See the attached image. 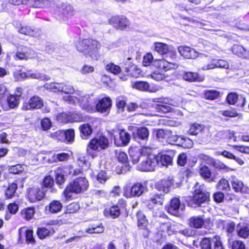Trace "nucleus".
I'll return each mask as SVG.
<instances>
[{"label": "nucleus", "mask_w": 249, "mask_h": 249, "mask_svg": "<svg viewBox=\"0 0 249 249\" xmlns=\"http://www.w3.org/2000/svg\"><path fill=\"white\" fill-rule=\"evenodd\" d=\"M79 129L80 132V136L82 139L86 140L92 133L91 126L88 124H84L81 125Z\"/></svg>", "instance_id": "obj_29"}, {"label": "nucleus", "mask_w": 249, "mask_h": 249, "mask_svg": "<svg viewBox=\"0 0 249 249\" xmlns=\"http://www.w3.org/2000/svg\"><path fill=\"white\" fill-rule=\"evenodd\" d=\"M28 197L32 202L42 200L45 196L44 188L33 187L28 189Z\"/></svg>", "instance_id": "obj_13"}, {"label": "nucleus", "mask_w": 249, "mask_h": 249, "mask_svg": "<svg viewBox=\"0 0 249 249\" xmlns=\"http://www.w3.org/2000/svg\"><path fill=\"white\" fill-rule=\"evenodd\" d=\"M201 176L209 182H215V177H212L210 168L205 165H202L199 170Z\"/></svg>", "instance_id": "obj_25"}, {"label": "nucleus", "mask_w": 249, "mask_h": 249, "mask_svg": "<svg viewBox=\"0 0 249 249\" xmlns=\"http://www.w3.org/2000/svg\"><path fill=\"white\" fill-rule=\"evenodd\" d=\"M24 170L23 165L17 164L8 166V171L10 174H18Z\"/></svg>", "instance_id": "obj_46"}, {"label": "nucleus", "mask_w": 249, "mask_h": 249, "mask_svg": "<svg viewBox=\"0 0 249 249\" xmlns=\"http://www.w3.org/2000/svg\"><path fill=\"white\" fill-rule=\"evenodd\" d=\"M116 156H117L118 160L120 162L124 164L125 167V169H124V170H128L129 169L130 167L128 164V158L126 154L123 151H117L116 152Z\"/></svg>", "instance_id": "obj_35"}, {"label": "nucleus", "mask_w": 249, "mask_h": 249, "mask_svg": "<svg viewBox=\"0 0 249 249\" xmlns=\"http://www.w3.org/2000/svg\"><path fill=\"white\" fill-rule=\"evenodd\" d=\"M18 32L23 35L34 36L35 31L33 29L28 26H22L19 30Z\"/></svg>", "instance_id": "obj_54"}, {"label": "nucleus", "mask_w": 249, "mask_h": 249, "mask_svg": "<svg viewBox=\"0 0 249 249\" xmlns=\"http://www.w3.org/2000/svg\"><path fill=\"white\" fill-rule=\"evenodd\" d=\"M104 227L102 224L100 225L91 224L86 230V232L89 233H100L103 232Z\"/></svg>", "instance_id": "obj_36"}, {"label": "nucleus", "mask_w": 249, "mask_h": 249, "mask_svg": "<svg viewBox=\"0 0 249 249\" xmlns=\"http://www.w3.org/2000/svg\"><path fill=\"white\" fill-rule=\"evenodd\" d=\"M54 184V179L51 175L46 176L42 181V186L44 188L52 189Z\"/></svg>", "instance_id": "obj_50"}, {"label": "nucleus", "mask_w": 249, "mask_h": 249, "mask_svg": "<svg viewBox=\"0 0 249 249\" xmlns=\"http://www.w3.org/2000/svg\"><path fill=\"white\" fill-rule=\"evenodd\" d=\"M238 235L243 238H247L249 236V225L246 223L238 224L236 228Z\"/></svg>", "instance_id": "obj_26"}, {"label": "nucleus", "mask_w": 249, "mask_h": 249, "mask_svg": "<svg viewBox=\"0 0 249 249\" xmlns=\"http://www.w3.org/2000/svg\"><path fill=\"white\" fill-rule=\"evenodd\" d=\"M73 12V9L71 5L63 4L57 8L56 15L57 16V18L65 20V18H68L69 17L72 16Z\"/></svg>", "instance_id": "obj_12"}, {"label": "nucleus", "mask_w": 249, "mask_h": 249, "mask_svg": "<svg viewBox=\"0 0 249 249\" xmlns=\"http://www.w3.org/2000/svg\"><path fill=\"white\" fill-rule=\"evenodd\" d=\"M159 68L162 70L163 71H169L175 69L177 67L175 63H171L164 59H160L158 62Z\"/></svg>", "instance_id": "obj_31"}, {"label": "nucleus", "mask_w": 249, "mask_h": 249, "mask_svg": "<svg viewBox=\"0 0 249 249\" xmlns=\"http://www.w3.org/2000/svg\"><path fill=\"white\" fill-rule=\"evenodd\" d=\"M231 249H245L246 247L244 243L240 240H235L230 243Z\"/></svg>", "instance_id": "obj_57"}, {"label": "nucleus", "mask_w": 249, "mask_h": 249, "mask_svg": "<svg viewBox=\"0 0 249 249\" xmlns=\"http://www.w3.org/2000/svg\"><path fill=\"white\" fill-rule=\"evenodd\" d=\"M210 194L204 190L203 185L196 183L194 187V194L192 201L194 207H201L202 204H206L209 201Z\"/></svg>", "instance_id": "obj_6"}, {"label": "nucleus", "mask_w": 249, "mask_h": 249, "mask_svg": "<svg viewBox=\"0 0 249 249\" xmlns=\"http://www.w3.org/2000/svg\"><path fill=\"white\" fill-rule=\"evenodd\" d=\"M51 88L54 92L56 91H61L66 94H72L74 93L75 91L74 88L67 83H53L51 85Z\"/></svg>", "instance_id": "obj_18"}, {"label": "nucleus", "mask_w": 249, "mask_h": 249, "mask_svg": "<svg viewBox=\"0 0 249 249\" xmlns=\"http://www.w3.org/2000/svg\"><path fill=\"white\" fill-rule=\"evenodd\" d=\"M146 190V187L141 183H136L131 188L130 190L126 187L124 188V196L127 198L141 196Z\"/></svg>", "instance_id": "obj_9"}, {"label": "nucleus", "mask_w": 249, "mask_h": 249, "mask_svg": "<svg viewBox=\"0 0 249 249\" xmlns=\"http://www.w3.org/2000/svg\"><path fill=\"white\" fill-rule=\"evenodd\" d=\"M149 135V130L145 127H139L136 132H133V138L139 142L147 141Z\"/></svg>", "instance_id": "obj_19"}, {"label": "nucleus", "mask_w": 249, "mask_h": 249, "mask_svg": "<svg viewBox=\"0 0 249 249\" xmlns=\"http://www.w3.org/2000/svg\"><path fill=\"white\" fill-rule=\"evenodd\" d=\"M35 213L33 208H28L23 210L21 212L23 218L27 220H30L34 216Z\"/></svg>", "instance_id": "obj_49"}, {"label": "nucleus", "mask_w": 249, "mask_h": 249, "mask_svg": "<svg viewBox=\"0 0 249 249\" xmlns=\"http://www.w3.org/2000/svg\"><path fill=\"white\" fill-rule=\"evenodd\" d=\"M174 181L173 178L169 177L167 179H162L158 181L155 187L158 191L168 193L170 191V187L174 186Z\"/></svg>", "instance_id": "obj_16"}, {"label": "nucleus", "mask_w": 249, "mask_h": 249, "mask_svg": "<svg viewBox=\"0 0 249 249\" xmlns=\"http://www.w3.org/2000/svg\"><path fill=\"white\" fill-rule=\"evenodd\" d=\"M120 141L117 142L116 138H114V143L118 146L126 145L130 140V134L124 129L119 130Z\"/></svg>", "instance_id": "obj_22"}, {"label": "nucleus", "mask_w": 249, "mask_h": 249, "mask_svg": "<svg viewBox=\"0 0 249 249\" xmlns=\"http://www.w3.org/2000/svg\"><path fill=\"white\" fill-rule=\"evenodd\" d=\"M131 86L136 89L141 91H146L150 92H155L158 90V88H152L149 84L144 81H138L132 83Z\"/></svg>", "instance_id": "obj_23"}, {"label": "nucleus", "mask_w": 249, "mask_h": 249, "mask_svg": "<svg viewBox=\"0 0 249 249\" xmlns=\"http://www.w3.org/2000/svg\"><path fill=\"white\" fill-rule=\"evenodd\" d=\"M53 136L60 141H67L71 142L73 141L74 137V132L72 129H69L66 131L58 130L53 134Z\"/></svg>", "instance_id": "obj_14"}, {"label": "nucleus", "mask_w": 249, "mask_h": 249, "mask_svg": "<svg viewBox=\"0 0 249 249\" xmlns=\"http://www.w3.org/2000/svg\"><path fill=\"white\" fill-rule=\"evenodd\" d=\"M152 102L158 103L153 105L158 112L166 113L170 111L171 107L167 105H172V101L168 98L160 97L152 99Z\"/></svg>", "instance_id": "obj_7"}, {"label": "nucleus", "mask_w": 249, "mask_h": 249, "mask_svg": "<svg viewBox=\"0 0 249 249\" xmlns=\"http://www.w3.org/2000/svg\"><path fill=\"white\" fill-rule=\"evenodd\" d=\"M164 200V195L162 194L151 195L147 202L149 209H153L156 205H162Z\"/></svg>", "instance_id": "obj_21"}, {"label": "nucleus", "mask_w": 249, "mask_h": 249, "mask_svg": "<svg viewBox=\"0 0 249 249\" xmlns=\"http://www.w3.org/2000/svg\"><path fill=\"white\" fill-rule=\"evenodd\" d=\"M18 234L20 240L25 236L27 243L33 244L35 243L33 230H28L26 227H22L18 230Z\"/></svg>", "instance_id": "obj_20"}, {"label": "nucleus", "mask_w": 249, "mask_h": 249, "mask_svg": "<svg viewBox=\"0 0 249 249\" xmlns=\"http://www.w3.org/2000/svg\"><path fill=\"white\" fill-rule=\"evenodd\" d=\"M154 46L155 51L160 54H166L168 52V46L165 43L155 42L154 43Z\"/></svg>", "instance_id": "obj_37"}, {"label": "nucleus", "mask_w": 249, "mask_h": 249, "mask_svg": "<svg viewBox=\"0 0 249 249\" xmlns=\"http://www.w3.org/2000/svg\"><path fill=\"white\" fill-rule=\"evenodd\" d=\"M109 23L116 28L124 30L129 25V20L124 16H114L109 20Z\"/></svg>", "instance_id": "obj_17"}, {"label": "nucleus", "mask_w": 249, "mask_h": 249, "mask_svg": "<svg viewBox=\"0 0 249 249\" xmlns=\"http://www.w3.org/2000/svg\"><path fill=\"white\" fill-rule=\"evenodd\" d=\"M213 241V249H224L221 239L218 235H214L212 237Z\"/></svg>", "instance_id": "obj_52"}, {"label": "nucleus", "mask_w": 249, "mask_h": 249, "mask_svg": "<svg viewBox=\"0 0 249 249\" xmlns=\"http://www.w3.org/2000/svg\"><path fill=\"white\" fill-rule=\"evenodd\" d=\"M17 189L16 183H13L9 185L5 191V196L7 198H11L15 196L16 191Z\"/></svg>", "instance_id": "obj_48"}, {"label": "nucleus", "mask_w": 249, "mask_h": 249, "mask_svg": "<svg viewBox=\"0 0 249 249\" xmlns=\"http://www.w3.org/2000/svg\"><path fill=\"white\" fill-rule=\"evenodd\" d=\"M220 113L225 117H235L238 116V113L235 109L220 111Z\"/></svg>", "instance_id": "obj_63"}, {"label": "nucleus", "mask_w": 249, "mask_h": 249, "mask_svg": "<svg viewBox=\"0 0 249 249\" xmlns=\"http://www.w3.org/2000/svg\"><path fill=\"white\" fill-rule=\"evenodd\" d=\"M244 49L245 48L243 46L235 44L232 47L231 51L233 54L242 57Z\"/></svg>", "instance_id": "obj_53"}, {"label": "nucleus", "mask_w": 249, "mask_h": 249, "mask_svg": "<svg viewBox=\"0 0 249 249\" xmlns=\"http://www.w3.org/2000/svg\"><path fill=\"white\" fill-rule=\"evenodd\" d=\"M153 59V55L151 53H147L143 58L142 64L144 66H149Z\"/></svg>", "instance_id": "obj_64"}, {"label": "nucleus", "mask_w": 249, "mask_h": 249, "mask_svg": "<svg viewBox=\"0 0 249 249\" xmlns=\"http://www.w3.org/2000/svg\"><path fill=\"white\" fill-rule=\"evenodd\" d=\"M106 68L107 71L114 74H117L121 71V69L119 66L116 65L112 63L107 64Z\"/></svg>", "instance_id": "obj_51"}, {"label": "nucleus", "mask_w": 249, "mask_h": 249, "mask_svg": "<svg viewBox=\"0 0 249 249\" xmlns=\"http://www.w3.org/2000/svg\"><path fill=\"white\" fill-rule=\"evenodd\" d=\"M129 153L133 164H136L138 162L142 157L144 156L142 154V149L140 151L138 150L131 149L129 151Z\"/></svg>", "instance_id": "obj_34"}, {"label": "nucleus", "mask_w": 249, "mask_h": 249, "mask_svg": "<svg viewBox=\"0 0 249 249\" xmlns=\"http://www.w3.org/2000/svg\"><path fill=\"white\" fill-rule=\"evenodd\" d=\"M108 144V139L105 136H96L89 141L87 148V153L94 158L97 156V152L107 148Z\"/></svg>", "instance_id": "obj_5"}, {"label": "nucleus", "mask_w": 249, "mask_h": 249, "mask_svg": "<svg viewBox=\"0 0 249 249\" xmlns=\"http://www.w3.org/2000/svg\"><path fill=\"white\" fill-rule=\"evenodd\" d=\"M79 205L73 202L70 204L67 207V212L68 213H74L79 209Z\"/></svg>", "instance_id": "obj_59"}, {"label": "nucleus", "mask_w": 249, "mask_h": 249, "mask_svg": "<svg viewBox=\"0 0 249 249\" xmlns=\"http://www.w3.org/2000/svg\"><path fill=\"white\" fill-rule=\"evenodd\" d=\"M212 237L203 238L200 241L201 249H212Z\"/></svg>", "instance_id": "obj_40"}, {"label": "nucleus", "mask_w": 249, "mask_h": 249, "mask_svg": "<svg viewBox=\"0 0 249 249\" xmlns=\"http://www.w3.org/2000/svg\"><path fill=\"white\" fill-rule=\"evenodd\" d=\"M54 232V230L50 226L48 228L44 227L39 228L37 231V234L40 239L45 238L46 236L53 234Z\"/></svg>", "instance_id": "obj_32"}, {"label": "nucleus", "mask_w": 249, "mask_h": 249, "mask_svg": "<svg viewBox=\"0 0 249 249\" xmlns=\"http://www.w3.org/2000/svg\"><path fill=\"white\" fill-rule=\"evenodd\" d=\"M232 189L237 193L242 192L244 187L243 182L236 178L235 176H231L229 179Z\"/></svg>", "instance_id": "obj_28"}, {"label": "nucleus", "mask_w": 249, "mask_h": 249, "mask_svg": "<svg viewBox=\"0 0 249 249\" xmlns=\"http://www.w3.org/2000/svg\"><path fill=\"white\" fill-rule=\"evenodd\" d=\"M142 161L137 166V169L142 171H151L155 169L158 163V160L156 155L152 154V150L148 147L142 148Z\"/></svg>", "instance_id": "obj_3"}, {"label": "nucleus", "mask_w": 249, "mask_h": 249, "mask_svg": "<svg viewBox=\"0 0 249 249\" xmlns=\"http://www.w3.org/2000/svg\"><path fill=\"white\" fill-rule=\"evenodd\" d=\"M226 100L228 104L234 105L238 100V95L236 93H230L227 95Z\"/></svg>", "instance_id": "obj_56"}, {"label": "nucleus", "mask_w": 249, "mask_h": 249, "mask_svg": "<svg viewBox=\"0 0 249 249\" xmlns=\"http://www.w3.org/2000/svg\"><path fill=\"white\" fill-rule=\"evenodd\" d=\"M187 163V155L185 153L180 154L178 157L177 163L180 166H184Z\"/></svg>", "instance_id": "obj_58"}, {"label": "nucleus", "mask_w": 249, "mask_h": 249, "mask_svg": "<svg viewBox=\"0 0 249 249\" xmlns=\"http://www.w3.org/2000/svg\"><path fill=\"white\" fill-rule=\"evenodd\" d=\"M62 208L61 203L58 200H53L48 205L46 206L47 212L52 213H56L59 212Z\"/></svg>", "instance_id": "obj_27"}, {"label": "nucleus", "mask_w": 249, "mask_h": 249, "mask_svg": "<svg viewBox=\"0 0 249 249\" xmlns=\"http://www.w3.org/2000/svg\"><path fill=\"white\" fill-rule=\"evenodd\" d=\"M167 143L170 144H176L178 146H180L184 148H186L187 146L185 138L181 136H177L176 140H167Z\"/></svg>", "instance_id": "obj_42"}, {"label": "nucleus", "mask_w": 249, "mask_h": 249, "mask_svg": "<svg viewBox=\"0 0 249 249\" xmlns=\"http://www.w3.org/2000/svg\"><path fill=\"white\" fill-rule=\"evenodd\" d=\"M35 52L32 49L24 46L20 45L14 55V59L17 60H26L35 57Z\"/></svg>", "instance_id": "obj_10"}, {"label": "nucleus", "mask_w": 249, "mask_h": 249, "mask_svg": "<svg viewBox=\"0 0 249 249\" xmlns=\"http://www.w3.org/2000/svg\"><path fill=\"white\" fill-rule=\"evenodd\" d=\"M77 162L79 166L82 168H87L88 166V161L84 156H80L78 158Z\"/></svg>", "instance_id": "obj_61"}, {"label": "nucleus", "mask_w": 249, "mask_h": 249, "mask_svg": "<svg viewBox=\"0 0 249 249\" xmlns=\"http://www.w3.org/2000/svg\"><path fill=\"white\" fill-rule=\"evenodd\" d=\"M204 224L203 219L199 217H193L190 219V226L196 228H199Z\"/></svg>", "instance_id": "obj_47"}, {"label": "nucleus", "mask_w": 249, "mask_h": 249, "mask_svg": "<svg viewBox=\"0 0 249 249\" xmlns=\"http://www.w3.org/2000/svg\"><path fill=\"white\" fill-rule=\"evenodd\" d=\"M204 129V125L195 123L191 125L188 133L191 135H196Z\"/></svg>", "instance_id": "obj_39"}, {"label": "nucleus", "mask_w": 249, "mask_h": 249, "mask_svg": "<svg viewBox=\"0 0 249 249\" xmlns=\"http://www.w3.org/2000/svg\"><path fill=\"white\" fill-rule=\"evenodd\" d=\"M20 99L15 95H10L7 99V102L9 108L17 107L19 104Z\"/></svg>", "instance_id": "obj_38"}, {"label": "nucleus", "mask_w": 249, "mask_h": 249, "mask_svg": "<svg viewBox=\"0 0 249 249\" xmlns=\"http://www.w3.org/2000/svg\"><path fill=\"white\" fill-rule=\"evenodd\" d=\"M136 216L139 226H140L141 225H142L146 222V217L142 212L141 211H138L137 213Z\"/></svg>", "instance_id": "obj_62"}, {"label": "nucleus", "mask_w": 249, "mask_h": 249, "mask_svg": "<svg viewBox=\"0 0 249 249\" xmlns=\"http://www.w3.org/2000/svg\"><path fill=\"white\" fill-rule=\"evenodd\" d=\"M213 165H214V166L216 168L219 169L220 170H222L226 172H228L234 170L233 169L228 167L226 165H225L223 163H222L220 161H215L214 162Z\"/></svg>", "instance_id": "obj_55"}, {"label": "nucleus", "mask_w": 249, "mask_h": 249, "mask_svg": "<svg viewBox=\"0 0 249 249\" xmlns=\"http://www.w3.org/2000/svg\"><path fill=\"white\" fill-rule=\"evenodd\" d=\"M21 78H30L32 79H36L40 80L48 81L50 79V77L46 75H44L42 73H32L30 71L27 72H21L20 74Z\"/></svg>", "instance_id": "obj_24"}, {"label": "nucleus", "mask_w": 249, "mask_h": 249, "mask_svg": "<svg viewBox=\"0 0 249 249\" xmlns=\"http://www.w3.org/2000/svg\"><path fill=\"white\" fill-rule=\"evenodd\" d=\"M204 79L203 76H199L196 72H188V81L202 82Z\"/></svg>", "instance_id": "obj_44"}, {"label": "nucleus", "mask_w": 249, "mask_h": 249, "mask_svg": "<svg viewBox=\"0 0 249 249\" xmlns=\"http://www.w3.org/2000/svg\"><path fill=\"white\" fill-rule=\"evenodd\" d=\"M156 159L158 160V165L167 166L172 164V158L167 155H156Z\"/></svg>", "instance_id": "obj_33"}, {"label": "nucleus", "mask_w": 249, "mask_h": 249, "mask_svg": "<svg viewBox=\"0 0 249 249\" xmlns=\"http://www.w3.org/2000/svg\"><path fill=\"white\" fill-rule=\"evenodd\" d=\"M111 100L108 97H104L99 99L96 104V109L97 111L102 113H109L111 107Z\"/></svg>", "instance_id": "obj_11"}, {"label": "nucleus", "mask_w": 249, "mask_h": 249, "mask_svg": "<svg viewBox=\"0 0 249 249\" xmlns=\"http://www.w3.org/2000/svg\"><path fill=\"white\" fill-rule=\"evenodd\" d=\"M219 96V92L215 90H207L204 92V97L206 99L213 100Z\"/></svg>", "instance_id": "obj_43"}, {"label": "nucleus", "mask_w": 249, "mask_h": 249, "mask_svg": "<svg viewBox=\"0 0 249 249\" xmlns=\"http://www.w3.org/2000/svg\"><path fill=\"white\" fill-rule=\"evenodd\" d=\"M57 120L61 123H67L70 120V115L66 113H61L57 116Z\"/></svg>", "instance_id": "obj_60"}, {"label": "nucleus", "mask_w": 249, "mask_h": 249, "mask_svg": "<svg viewBox=\"0 0 249 249\" xmlns=\"http://www.w3.org/2000/svg\"><path fill=\"white\" fill-rule=\"evenodd\" d=\"M185 209V205H181L179 199L176 197L172 199L169 205L166 207L168 213L175 216L181 215Z\"/></svg>", "instance_id": "obj_8"}, {"label": "nucleus", "mask_w": 249, "mask_h": 249, "mask_svg": "<svg viewBox=\"0 0 249 249\" xmlns=\"http://www.w3.org/2000/svg\"><path fill=\"white\" fill-rule=\"evenodd\" d=\"M157 139L159 141L163 143H167L166 139H170L171 131L169 130H164L163 129H158L156 133Z\"/></svg>", "instance_id": "obj_30"}, {"label": "nucleus", "mask_w": 249, "mask_h": 249, "mask_svg": "<svg viewBox=\"0 0 249 249\" xmlns=\"http://www.w3.org/2000/svg\"><path fill=\"white\" fill-rule=\"evenodd\" d=\"M43 106V101L38 96H33L29 100L28 102H25L22 107L24 110H30L32 109L40 108Z\"/></svg>", "instance_id": "obj_15"}, {"label": "nucleus", "mask_w": 249, "mask_h": 249, "mask_svg": "<svg viewBox=\"0 0 249 249\" xmlns=\"http://www.w3.org/2000/svg\"><path fill=\"white\" fill-rule=\"evenodd\" d=\"M121 212L120 209L115 205L112 206L108 211H105L104 213L106 215H109L112 218L118 217L121 214Z\"/></svg>", "instance_id": "obj_41"}, {"label": "nucleus", "mask_w": 249, "mask_h": 249, "mask_svg": "<svg viewBox=\"0 0 249 249\" xmlns=\"http://www.w3.org/2000/svg\"><path fill=\"white\" fill-rule=\"evenodd\" d=\"M76 96L68 95L63 97V100L68 104H79L80 107L87 112L93 110L92 104L94 103L96 97L93 93L85 94L80 91L75 92Z\"/></svg>", "instance_id": "obj_2"}, {"label": "nucleus", "mask_w": 249, "mask_h": 249, "mask_svg": "<svg viewBox=\"0 0 249 249\" xmlns=\"http://www.w3.org/2000/svg\"><path fill=\"white\" fill-rule=\"evenodd\" d=\"M217 188L219 190L225 191L230 190L229 181L225 178L221 179L217 184Z\"/></svg>", "instance_id": "obj_45"}, {"label": "nucleus", "mask_w": 249, "mask_h": 249, "mask_svg": "<svg viewBox=\"0 0 249 249\" xmlns=\"http://www.w3.org/2000/svg\"><path fill=\"white\" fill-rule=\"evenodd\" d=\"M118 47L115 42L104 43L103 48L97 40L92 39H84L76 45L78 52L89 55L92 59L98 60L101 56L107 51L112 50Z\"/></svg>", "instance_id": "obj_1"}, {"label": "nucleus", "mask_w": 249, "mask_h": 249, "mask_svg": "<svg viewBox=\"0 0 249 249\" xmlns=\"http://www.w3.org/2000/svg\"><path fill=\"white\" fill-rule=\"evenodd\" d=\"M88 187V180L85 177H79L69 183L65 189L64 194L66 197L70 198L72 193H81L86 191Z\"/></svg>", "instance_id": "obj_4"}]
</instances>
